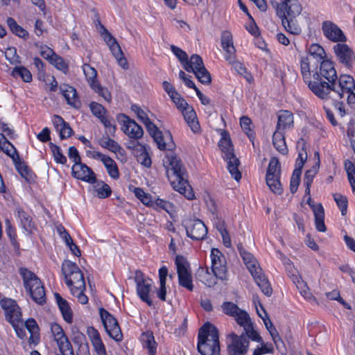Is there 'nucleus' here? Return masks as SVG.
<instances>
[{
	"label": "nucleus",
	"mask_w": 355,
	"mask_h": 355,
	"mask_svg": "<svg viewBox=\"0 0 355 355\" xmlns=\"http://www.w3.org/2000/svg\"><path fill=\"white\" fill-rule=\"evenodd\" d=\"M167 178L173 189L187 199L194 198V193L187 180V173L181 159L173 153H167L163 159Z\"/></svg>",
	"instance_id": "obj_1"
},
{
	"label": "nucleus",
	"mask_w": 355,
	"mask_h": 355,
	"mask_svg": "<svg viewBox=\"0 0 355 355\" xmlns=\"http://www.w3.org/2000/svg\"><path fill=\"white\" fill-rule=\"evenodd\" d=\"M198 351L201 355H220L219 333L209 322L201 327L198 334Z\"/></svg>",
	"instance_id": "obj_2"
},
{
	"label": "nucleus",
	"mask_w": 355,
	"mask_h": 355,
	"mask_svg": "<svg viewBox=\"0 0 355 355\" xmlns=\"http://www.w3.org/2000/svg\"><path fill=\"white\" fill-rule=\"evenodd\" d=\"M237 249L245 265L253 277L258 286L264 295L268 297L270 296L272 293V289L267 277L262 272V269L259 267L254 255L244 249L241 243L237 245Z\"/></svg>",
	"instance_id": "obj_3"
},
{
	"label": "nucleus",
	"mask_w": 355,
	"mask_h": 355,
	"mask_svg": "<svg viewBox=\"0 0 355 355\" xmlns=\"http://www.w3.org/2000/svg\"><path fill=\"white\" fill-rule=\"evenodd\" d=\"M314 80L321 84H316L322 94L315 95L321 99H328V94L331 90V88L337 80V73L334 68V63L329 60L322 61L320 63V68L318 70L316 67L313 72Z\"/></svg>",
	"instance_id": "obj_4"
},
{
	"label": "nucleus",
	"mask_w": 355,
	"mask_h": 355,
	"mask_svg": "<svg viewBox=\"0 0 355 355\" xmlns=\"http://www.w3.org/2000/svg\"><path fill=\"white\" fill-rule=\"evenodd\" d=\"M19 272L23 279L26 291L31 295L33 301L40 305L44 304L46 293L41 280L34 272L26 268H20Z\"/></svg>",
	"instance_id": "obj_5"
},
{
	"label": "nucleus",
	"mask_w": 355,
	"mask_h": 355,
	"mask_svg": "<svg viewBox=\"0 0 355 355\" xmlns=\"http://www.w3.org/2000/svg\"><path fill=\"white\" fill-rule=\"evenodd\" d=\"M218 146L223 153L224 159L227 162V169L230 173L235 180L239 181L241 178V173L238 168L240 162L234 153L233 145L227 132L224 131L221 134Z\"/></svg>",
	"instance_id": "obj_6"
},
{
	"label": "nucleus",
	"mask_w": 355,
	"mask_h": 355,
	"mask_svg": "<svg viewBox=\"0 0 355 355\" xmlns=\"http://www.w3.org/2000/svg\"><path fill=\"white\" fill-rule=\"evenodd\" d=\"M61 270L70 291L72 288L85 289L83 273L76 263L64 260L62 263Z\"/></svg>",
	"instance_id": "obj_7"
},
{
	"label": "nucleus",
	"mask_w": 355,
	"mask_h": 355,
	"mask_svg": "<svg viewBox=\"0 0 355 355\" xmlns=\"http://www.w3.org/2000/svg\"><path fill=\"white\" fill-rule=\"evenodd\" d=\"M149 135L153 138L157 144V148L161 150H172L175 148V145L173 141L172 135L170 132H167L164 135L159 130L154 123L150 119L144 123Z\"/></svg>",
	"instance_id": "obj_8"
},
{
	"label": "nucleus",
	"mask_w": 355,
	"mask_h": 355,
	"mask_svg": "<svg viewBox=\"0 0 355 355\" xmlns=\"http://www.w3.org/2000/svg\"><path fill=\"white\" fill-rule=\"evenodd\" d=\"M175 263L177 268L179 286L189 291H193L194 285L193 284L190 263L181 255L176 256Z\"/></svg>",
	"instance_id": "obj_9"
},
{
	"label": "nucleus",
	"mask_w": 355,
	"mask_h": 355,
	"mask_svg": "<svg viewBox=\"0 0 355 355\" xmlns=\"http://www.w3.org/2000/svg\"><path fill=\"white\" fill-rule=\"evenodd\" d=\"M328 96V99H332L334 101L340 100L345 97V92L355 89V81L352 76L349 75H340L337 80H335V84Z\"/></svg>",
	"instance_id": "obj_10"
},
{
	"label": "nucleus",
	"mask_w": 355,
	"mask_h": 355,
	"mask_svg": "<svg viewBox=\"0 0 355 355\" xmlns=\"http://www.w3.org/2000/svg\"><path fill=\"white\" fill-rule=\"evenodd\" d=\"M99 314L108 336L117 342L123 340V334L116 319L104 308L99 309Z\"/></svg>",
	"instance_id": "obj_11"
},
{
	"label": "nucleus",
	"mask_w": 355,
	"mask_h": 355,
	"mask_svg": "<svg viewBox=\"0 0 355 355\" xmlns=\"http://www.w3.org/2000/svg\"><path fill=\"white\" fill-rule=\"evenodd\" d=\"M102 28L103 32L101 34L103 36V40L109 46V49L112 55L116 60L118 64L123 69H128V61L124 56L119 44L104 26H102Z\"/></svg>",
	"instance_id": "obj_12"
},
{
	"label": "nucleus",
	"mask_w": 355,
	"mask_h": 355,
	"mask_svg": "<svg viewBox=\"0 0 355 355\" xmlns=\"http://www.w3.org/2000/svg\"><path fill=\"white\" fill-rule=\"evenodd\" d=\"M311 59L309 57H302L300 60V72L304 82L308 85L309 89L315 94H322L316 84L319 83L314 80L313 72L311 71Z\"/></svg>",
	"instance_id": "obj_13"
},
{
	"label": "nucleus",
	"mask_w": 355,
	"mask_h": 355,
	"mask_svg": "<svg viewBox=\"0 0 355 355\" xmlns=\"http://www.w3.org/2000/svg\"><path fill=\"white\" fill-rule=\"evenodd\" d=\"M187 236L192 240L200 241L205 239L207 229L200 219H187L183 222Z\"/></svg>",
	"instance_id": "obj_14"
},
{
	"label": "nucleus",
	"mask_w": 355,
	"mask_h": 355,
	"mask_svg": "<svg viewBox=\"0 0 355 355\" xmlns=\"http://www.w3.org/2000/svg\"><path fill=\"white\" fill-rule=\"evenodd\" d=\"M211 271L217 278L227 280V269L226 261L222 252L217 248H212L211 254Z\"/></svg>",
	"instance_id": "obj_15"
},
{
	"label": "nucleus",
	"mask_w": 355,
	"mask_h": 355,
	"mask_svg": "<svg viewBox=\"0 0 355 355\" xmlns=\"http://www.w3.org/2000/svg\"><path fill=\"white\" fill-rule=\"evenodd\" d=\"M1 306L5 311L6 320L13 327H16L21 322V313L19 306L12 299L1 300Z\"/></svg>",
	"instance_id": "obj_16"
},
{
	"label": "nucleus",
	"mask_w": 355,
	"mask_h": 355,
	"mask_svg": "<svg viewBox=\"0 0 355 355\" xmlns=\"http://www.w3.org/2000/svg\"><path fill=\"white\" fill-rule=\"evenodd\" d=\"M135 282L137 284V293L139 298L148 306L153 305V301L148 294L152 288L151 279H146L140 270L135 272Z\"/></svg>",
	"instance_id": "obj_17"
},
{
	"label": "nucleus",
	"mask_w": 355,
	"mask_h": 355,
	"mask_svg": "<svg viewBox=\"0 0 355 355\" xmlns=\"http://www.w3.org/2000/svg\"><path fill=\"white\" fill-rule=\"evenodd\" d=\"M302 7L298 0L281 1L277 5V15L280 18H295L302 12Z\"/></svg>",
	"instance_id": "obj_18"
},
{
	"label": "nucleus",
	"mask_w": 355,
	"mask_h": 355,
	"mask_svg": "<svg viewBox=\"0 0 355 355\" xmlns=\"http://www.w3.org/2000/svg\"><path fill=\"white\" fill-rule=\"evenodd\" d=\"M118 120L122 123L121 130L129 138L137 140L143 137V128L135 120L124 114L119 115Z\"/></svg>",
	"instance_id": "obj_19"
},
{
	"label": "nucleus",
	"mask_w": 355,
	"mask_h": 355,
	"mask_svg": "<svg viewBox=\"0 0 355 355\" xmlns=\"http://www.w3.org/2000/svg\"><path fill=\"white\" fill-rule=\"evenodd\" d=\"M230 343L227 345L230 355H245L249 348V340L243 334L238 336L235 333H231L229 336Z\"/></svg>",
	"instance_id": "obj_20"
},
{
	"label": "nucleus",
	"mask_w": 355,
	"mask_h": 355,
	"mask_svg": "<svg viewBox=\"0 0 355 355\" xmlns=\"http://www.w3.org/2000/svg\"><path fill=\"white\" fill-rule=\"evenodd\" d=\"M71 173L73 178L82 181L94 184L96 182V176L92 169L83 162L73 164L71 168Z\"/></svg>",
	"instance_id": "obj_21"
},
{
	"label": "nucleus",
	"mask_w": 355,
	"mask_h": 355,
	"mask_svg": "<svg viewBox=\"0 0 355 355\" xmlns=\"http://www.w3.org/2000/svg\"><path fill=\"white\" fill-rule=\"evenodd\" d=\"M334 51L340 63L347 68L352 67V62L355 60V54L346 44H336L334 46Z\"/></svg>",
	"instance_id": "obj_22"
},
{
	"label": "nucleus",
	"mask_w": 355,
	"mask_h": 355,
	"mask_svg": "<svg viewBox=\"0 0 355 355\" xmlns=\"http://www.w3.org/2000/svg\"><path fill=\"white\" fill-rule=\"evenodd\" d=\"M322 31L324 35L329 40L337 42H345L347 38L343 31L331 21H324L322 24Z\"/></svg>",
	"instance_id": "obj_23"
},
{
	"label": "nucleus",
	"mask_w": 355,
	"mask_h": 355,
	"mask_svg": "<svg viewBox=\"0 0 355 355\" xmlns=\"http://www.w3.org/2000/svg\"><path fill=\"white\" fill-rule=\"evenodd\" d=\"M223 313L235 319L238 324H243L249 315L245 311L241 310L236 304L232 302H224L221 305Z\"/></svg>",
	"instance_id": "obj_24"
},
{
	"label": "nucleus",
	"mask_w": 355,
	"mask_h": 355,
	"mask_svg": "<svg viewBox=\"0 0 355 355\" xmlns=\"http://www.w3.org/2000/svg\"><path fill=\"white\" fill-rule=\"evenodd\" d=\"M93 157L98 159L103 162L110 178L114 180L119 179L120 175L119 171L116 163L113 159L101 152H95Z\"/></svg>",
	"instance_id": "obj_25"
},
{
	"label": "nucleus",
	"mask_w": 355,
	"mask_h": 355,
	"mask_svg": "<svg viewBox=\"0 0 355 355\" xmlns=\"http://www.w3.org/2000/svg\"><path fill=\"white\" fill-rule=\"evenodd\" d=\"M60 90L68 105L76 109H79L81 107V102L74 87L69 85H62L60 87Z\"/></svg>",
	"instance_id": "obj_26"
},
{
	"label": "nucleus",
	"mask_w": 355,
	"mask_h": 355,
	"mask_svg": "<svg viewBox=\"0 0 355 355\" xmlns=\"http://www.w3.org/2000/svg\"><path fill=\"white\" fill-rule=\"evenodd\" d=\"M52 122L55 129L59 132L60 139H67L73 134V129L60 116L54 115Z\"/></svg>",
	"instance_id": "obj_27"
},
{
	"label": "nucleus",
	"mask_w": 355,
	"mask_h": 355,
	"mask_svg": "<svg viewBox=\"0 0 355 355\" xmlns=\"http://www.w3.org/2000/svg\"><path fill=\"white\" fill-rule=\"evenodd\" d=\"M142 347L148 350V355H156L157 344L150 331L143 332L140 336Z\"/></svg>",
	"instance_id": "obj_28"
},
{
	"label": "nucleus",
	"mask_w": 355,
	"mask_h": 355,
	"mask_svg": "<svg viewBox=\"0 0 355 355\" xmlns=\"http://www.w3.org/2000/svg\"><path fill=\"white\" fill-rule=\"evenodd\" d=\"M54 296L64 320L67 323H71L73 321V313L68 302L62 298L59 293H55Z\"/></svg>",
	"instance_id": "obj_29"
},
{
	"label": "nucleus",
	"mask_w": 355,
	"mask_h": 355,
	"mask_svg": "<svg viewBox=\"0 0 355 355\" xmlns=\"http://www.w3.org/2000/svg\"><path fill=\"white\" fill-rule=\"evenodd\" d=\"M293 125V116L288 110H283L278 116L276 130L283 131L289 129Z\"/></svg>",
	"instance_id": "obj_30"
},
{
	"label": "nucleus",
	"mask_w": 355,
	"mask_h": 355,
	"mask_svg": "<svg viewBox=\"0 0 355 355\" xmlns=\"http://www.w3.org/2000/svg\"><path fill=\"white\" fill-rule=\"evenodd\" d=\"M272 144L275 149L282 155L288 153V148L285 141L284 132L275 130L272 135Z\"/></svg>",
	"instance_id": "obj_31"
},
{
	"label": "nucleus",
	"mask_w": 355,
	"mask_h": 355,
	"mask_svg": "<svg viewBox=\"0 0 355 355\" xmlns=\"http://www.w3.org/2000/svg\"><path fill=\"white\" fill-rule=\"evenodd\" d=\"M244 329V333H243L245 336L248 338H250L252 340L256 342L261 341V338L259 335V334L254 329L252 323L251 322L250 315L247 316L245 320H243V324H239Z\"/></svg>",
	"instance_id": "obj_32"
},
{
	"label": "nucleus",
	"mask_w": 355,
	"mask_h": 355,
	"mask_svg": "<svg viewBox=\"0 0 355 355\" xmlns=\"http://www.w3.org/2000/svg\"><path fill=\"white\" fill-rule=\"evenodd\" d=\"M244 329V333H243L245 336L248 338H250L252 340L256 342L261 341V338L259 335V334L254 329L252 323L251 322L250 315L247 316L245 320H243V324H239Z\"/></svg>",
	"instance_id": "obj_33"
},
{
	"label": "nucleus",
	"mask_w": 355,
	"mask_h": 355,
	"mask_svg": "<svg viewBox=\"0 0 355 355\" xmlns=\"http://www.w3.org/2000/svg\"><path fill=\"white\" fill-rule=\"evenodd\" d=\"M313 214L316 230L320 232H326L327 227L324 224V210L322 204H320L318 207L314 209Z\"/></svg>",
	"instance_id": "obj_34"
},
{
	"label": "nucleus",
	"mask_w": 355,
	"mask_h": 355,
	"mask_svg": "<svg viewBox=\"0 0 355 355\" xmlns=\"http://www.w3.org/2000/svg\"><path fill=\"white\" fill-rule=\"evenodd\" d=\"M204 66L202 58L197 54H193L190 59L187 60L184 63V69L188 72L193 73Z\"/></svg>",
	"instance_id": "obj_35"
},
{
	"label": "nucleus",
	"mask_w": 355,
	"mask_h": 355,
	"mask_svg": "<svg viewBox=\"0 0 355 355\" xmlns=\"http://www.w3.org/2000/svg\"><path fill=\"white\" fill-rule=\"evenodd\" d=\"M138 150L135 154L138 162L146 167H150L152 161L146 147L144 145H137Z\"/></svg>",
	"instance_id": "obj_36"
},
{
	"label": "nucleus",
	"mask_w": 355,
	"mask_h": 355,
	"mask_svg": "<svg viewBox=\"0 0 355 355\" xmlns=\"http://www.w3.org/2000/svg\"><path fill=\"white\" fill-rule=\"evenodd\" d=\"M17 216L20 220L22 227L28 232H31L34 228V224L32 218L29 214L21 208L17 209Z\"/></svg>",
	"instance_id": "obj_37"
},
{
	"label": "nucleus",
	"mask_w": 355,
	"mask_h": 355,
	"mask_svg": "<svg viewBox=\"0 0 355 355\" xmlns=\"http://www.w3.org/2000/svg\"><path fill=\"white\" fill-rule=\"evenodd\" d=\"M185 121L187 122L191 130L195 132L199 128L196 114L192 107H188L182 110Z\"/></svg>",
	"instance_id": "obj_38"
},
{
	"label": "nucleus",
	"mask_w": 355,
	"mask_h": 355,
	"mask_svg": "<svg viewBox=\"0 0 355 355\" xmlns=\"http://www.w3.org/2000/svg\"><path fill=\"white\" fill-rule=\"evenodd\" d=\"M99 144L101 147L106 148L114 153L122 154L123 152V149L120 146V145L114 139H110V137L101 139L99 141Z\"/></svg>",
	"instance_id": "obj_39"
},
{
	"label": "nucleus",
	"mask_w": 355,
	"mask_h": 355,
	"mask_svg": "<svg viewBox=\"0 0 355 355\" xmlns=\"http://www.w3.org/2000/svg\"><path fill=\"white\" fill-rule=\"evenodd\" d=\"M310 58L315 59L318 63L324 61L326 57L325 51L322 46L318 44H312L309 48Z\"/></svg>",
	"instance_id": "obj_40"
},
{
	"label": "nucleus",
	"mask_w": 355,
	"mask_h": 355,
	"mask_svg": "<svg viewBox=\"0 0 355 355\" xmlns=\"http://www.w3.org/2000/svg\"><path fill=\"white\" fill-rule=\"evenodd\" d=\"M83 70L90 87L99 83L97 80V71L95 68L89 64H84L83 65Z\"/></svg>",
	"instance_id": "obj_41"
},
{
	"label": "nucleus",
	"mask_w": 355,
	"mask_h": 355,
	"mask_svg": "<svg viewBox=\"0 0 355 355\" xmlns=\"http://www.w3.org/2000/svg\"><path fill=\"white\" fill-rule=\"evenodd\" d=\"M198 275L200 277V281L208 287H213L216 284V279L214 277H211L208 268H200L198 270Z\"/></svg>",
	"instance_id": "obj_42"
},
{
	"label": "nucleus",
	"mask_w": 355,
	"mask_h": 355,
	"mask_svg": "<svg viewBox=\"0 0 355 355\" xmlns=\"http://www.w3.org/2000/svg\"><path fill=\"white\" fill-rule=\"evenodd\" d=\"M95 183H96V184L94 187V191L96 193V196L99 198L103 199L110 196L112 193V189L107 184L101 180H96Z\"/></svg>",
	"instance_id": "obj_43"
},
{
	"label": "nucleus",
	"mask_w": 355,
	"mask_h": 355,
	"mask_svg": "<svg viewBox=\"0 0 355 355\" xmlns=\"http://www.w3.org/2000/svg\"><path fill=\"white\" fill-rule=\"evenodd\" d=\"M318 172V166H313L310 169L307 170L304 177V184L306 187L305 194L309 195L311 191V184L316 174Z\"/></svg>",
	"instance_id": "obj_44"
},
{
	"label": "nucleus",
	"mask_w": 355,
	"mask_h": 355,
	"mask_svg": "<svg viewBox=\"0 0 355 355\" xmlns=\"http://www.w3.org/2000/svg\"><path fill=\"white\" fill-rule=\"evenodd\" d=\"M234 69V70L241 76H242L248 83H252L254 80L253 76L245 67L243 63L235 60L230 63Z\"/></svg>",
	"instance_id": "obj_45"
},
{
	"label": "nucleus",
	"mask_w": 355,
	"mask_h": 355,
	"mask_svg": "<svg viewBox=\"0 0 355 355\" xmlns=\"http://www.w3.org/2000/svg\"><path fill=\"white\" fill-rule=\"evenodd\" d=\"M13 163L21 176L29 182L32 178L31 171L25 162L22 161L19 157L18 159L14 161Z\"/></svg>",
	"instance_id": "obj_46"
},
{
	"label": "nucleus",
	"mask_w": 355,
	"mask_h": 355,
	"mask_svg": "<svg viewBox=\"0 0 355 355\" xmlns=\"http://www.w3.org/2000/svg\"><path fill=\"white\" fill-rule=\"evenodd\" d=\"M297 147H302V150L298 153V156L296 160L297 167L295 168H300L302 172V167L307 159L305 141L301 138L297 141Z\"/></svg>",
	"instance_id": "obj_47"
},
{
	"label": "nucleus",
	"mask_w": 355,
	"mask_h": 355,
	"mask_svg": "<svg viewBox=\"0 0 355 355\" xmlns=\"http://www.w3.org/2000/svg\"><path fill=\"white\" fill-rule=\"evenodd\" d=\"M295 18H281L282 24L285 28L286 31L293 35H298L301 32L300 27L297 24L295 20Z\"/></svg>",
	"instance_id": "obj_48"
},
{
	"label": "nucleus",
	"mask_w": 355,
	"mask_h": 355,
	"mask_svg": "<svg viewBox=\"0 0 355 355\" xmlns=\"http://www.w3.org/2000/svg\"><path fill=\"white\" fill-rule=\"evenodd\" d=\"M266 175L281 176V164L277 157H272L270 159Z\"/></svg>",
	"instance_id": "obj_49"
},
{
	"label": "nucleus",
	"mask_w": 355,
	"mask_h": 355,
	"mask_svg": "<svg viewBox=\"0 0 355 355\" xmlns=\"http://www.w3.org/2000/svg\"><path fill=\"white\" fill-rule=\"evenodd\" d=\"M266 182L270 189L275 193L281 194L283 189L280 182V176H270L266 175Z\"/></svg>",
	"instance_id": "obj_50"
},
{
	"label": "nucleus",
	"mask_w": 355,
	"mask_h": 355,
	"mask_svg": "<svg viewBox=\"0 0 355 355\" xmlns=\"http://www.w3.org/2000/svg\"><path fill=\"white\" fill-rule=\"evenodd\" d=\"M0 151H3L10 157L12 162L18 159L19 157V155L17 149L8 139H5L3 146L1 147L0 146Z\"/></svg>",
	"instance_id": "obj_51"
},
{
	"label": "nucleus",
	"mask_w": 355,
	"mask_h": 355,
	"mask_svg": "<svg viewBox=\"0 0 355 355\" xmlns=\"http://www.w3.org/2000/svg\"><path fill=\"white\" fill-rule=\"evenodd\" d=\"M12 75L14 77H21L26 83H30L32 80L31 73L28 69L22 66L15 67L12 71Z\"/></svg>",
	"instance_id": "obj_52"
},
{
	"label": "nucleus",
	"mask_w": 355,
	"mask_h": 355,
	"mask_svg": "<svg viewBox=\"0 0 355 355\" xmlns=\"http://www.w3.org/2000/svg\"><path fill=\"white\" fill-rule=\"evenodd\" d=\"M7 24L9 26L12 33L17 35L18 37H25L28 35V32L22 27H21L19 25H18L13 18L8 17L7 19Z\"/></svg>",
	"instance_id": "obj_53"
},
{
	"label": "nucleus",
	"mask_w": 355,
	"mask_h": 355,
	"mask_svg": "<svg viewBox=\"0 0 355 355\" xmlns=\"http://www.w3.org/2000/svg\"><path fill=\"white\" fill-rule=\"evenodd\" d=\"M49 147L53 155L54 159L56 163L65 164L67 162V157L62 153L61 148L56 144L52 142L49 143Z\"/></svg>",
	"instance_id": "obj_54"
},
{
	"label": "nucleus",
	"mask_w": 355,
	"mask_h": 355,
	"mask_svg": "<svg viewBox=\"0 0 355 355\" xmlns=\"http://www.w3.org/2000/svg\"><path fill=\"white\" fill-rule=\"evenodd\" d=\"M193 73L195 74L196 78L202 84L209 85L211 83V75L205 66L200 68V69H198L197 71H194Z\"/></svg>",
	"instance_id": "obj_55"
},
{
	"label": "nucleus",
	"mask_w": 355,
	"mask_h": 355,
	"mask_svg": "<svg viewBox=\"0 0 355 355\" xmlns=\"http://www.w3.org/2000/svg\"><path fill=\"white\" fill-rule=\"evenodd\" d=\"M334 199L340 208L341 214L345 216L347 211L348 200L346 196L340 193L334 194Z\"/></svg>",
	"instance_id": "obj_56"
},
{
	"label": "nucleus",
	"mask_w": 355,
	"mask_h": 355,
	"mask_svg": "<svg viewBox=\"0 0 355 355\" xmlns=\"http://www.w3.org/2000/svg\"><path fill=\"white\" fill-rule=\"evenodd\" d=\"M89 108L93 115L98 119H101L107 113V110L102 105L96 102L90 103Z\"/></svg>",
	"instance_id": "obj_57"
},
{
	"label": "nucleus",
	"mask_w": 355,
	"mask_h": 355,
	"mask_svg": "<svg viewBox=\"0 0 355 355\" xmlns=\"http://www.w3.org/2000/svg\"><path fill=\"white\" fill-rule=\"evenodd\" d=\"M302 172L300 168H295L290 181V191L292 193H295L300 184Z\"/></svg>",
	"instance_id": "obj_58"
},
{
	"label": "nucleus",
	"mask_w": 355,
	"mask_h": 355,
	"mask_svg": "<svg viewBox=\"0 0 355 355\" xmlns=\"http://www.w3.org/2000/svg\"><path fill=\"white\" fill-rule=\"evenodd\" d=\"M50 63L53 65L56 69L67 73L69 69L68 64L58 54H55L53 60H51Z\"/></svg>",
	"instance_id": "obj_59"
},
{
	"label": "nucleus",
	"mask_w": 355,
	"mask_h": 355,
	"mask_svg": "<svg viewBox=\"0 0 355 355\" xmlns=\"http://www.w3.org/2000/svg\"><path fill=\"white\" fill-rule=\"evenodd\" d=\"M252 123L251 119L246 116H243L240 119V125L243 130L248 135L250 140L254 139V135L250 128Z\"/></svg>",
	"instance_id": "obj_60"
},
{
	"label": "nucleus",
	"mask_w": 355,
	"mask_h": 355,
	"mask_svg": "<svg viewBox=\"0 0 355 355\" xmlns=\"http://www.w3.org/2000/svg\"><path fill=\"white\" fill-rule=\"evenodd\" d=\"M96 93L102 96L106 101L110 102L112 99L110 92L106 87H103L100 83L91 87Z\"/></svg>",
	"instance_id": "obj_61"
},
{
	"label": "nucleus",
	"mask_w": 355,
	"mask_h": 355,
	"mask_svg": "<svg viewBox=\"0 0 355 355\" xmlns=\"http://www.w3.org/2000/svg\"><path fill=\"white\" fill-rule=\"evenodd\" d=\"M221 46L223 49L234 47L232 35L230 32L225 31L222 33Z\"/></svg>",
	"instance_id": "obj_62"
},
{
	"label": "nucleus",
	"mask_w": 355,
	"mask_h": 355,
	"mask_svg": "<svg viewBox=\"0 0 355 355\" xmlns=\"http://www.w3.org/2000/svg\"><path fill=\"white\" fill-rule=\"evenodd\" d=\"M130 109L137 115L138 119L143 123H146L150 119L146 112L139 105L135 104L132 105Z\"/></svg>",
	"instance_id": "obj_63"
},
{
	"label": "nucleus",
	"mask_w": 355,
	"mask_h": 355,
	"mask_svg": "<svg viewBox=\"0 0 355 355\" xmlns=\"http://www.w3.org/2000/svg\"><path fill=\"white\" fill-rule=\"evenodd\" d=\"M99 120L107 130L108 132L113 135L116 131V126L114 125L113 119L106 114Z\"/></svg>",
	"instance_id": "obj_64"
}]
</instances>
